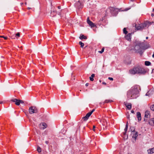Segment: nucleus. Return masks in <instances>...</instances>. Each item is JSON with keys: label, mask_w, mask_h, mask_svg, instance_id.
I'll return each instance as SVG.
<instances>
[{"label": "nucleus", "mask_w": 154, "mask_h": 154, "mask_svg": "<svg viewBox=\"0 0 154 154\" xmlns=\"http://www.w3.org/2000/svg\"><path fill=\"white\" fill-rule=\"evenodd\" d=\"M88 83H87L85 84V86H88Z\"/></svg>", "instance_id": "58836bf2"}, {"label": "nucleus", "mask_w": 154, "mask_h": 154, "mask_svg": "<svg viewBox=\"0 0 154 154\" xmlns=\"http://www.w3.org/2000/svg\"><path fill=\"white\" fill-rule=\"evenodd\" d=\"M102 84H104V85H106V83L105 82H103Z\"/></svg>", "instance_id": "4c0bfd02"}, {"label": "nucleus", "mask_w": 154, "mask_h": 154, "mask_svg": "<svg viewBox=\"0 0 154 154\" xmlns=\"http://www.w3.org/2000/svg\"><path fill=\"white\" fill-rule=\"evenodd\" d=\"M1 38H4L6 40L7 39V38L6 37H5L4 36H1Z\"/></svg>", "instance_id": "2f4dec72"}, {"label": "nucleus", "mask_w": 154, "mask_h": 154, "mask_svg": "<svg viewBox=\"0 0 154 154\" xmlns=\"http://www.w3.org/2000/svg\"><path fill=\"white\" fill-rule=\"evenodd\" d=\"M148 153L149 154H152L154 153V147L148 149L147 150Z\"/></svg>", "instance_id": "f3484780"}, {"label": "nucleus", "mask_w": 154, "mask_h": 154, "mask_svg": "<svg viewBox=\"0 0 154 154\" xmlns=\"http://www.w3.org/2000/svg\"><path fill=\"white\" fill-rule=\"evenodd\" d=\"M123 33L126 34L128 33V31L126 30V29L125 28H124L123 29Z\"/></svg>", "instance_id": "bb28decb"}, {"label": "nucleus", "mask_w": 154, "mask_h": 154, "mask_svg": "<svg viewBox=\"0 0 154 154\" xmlns=\"http://www.w3.org/2000/svg\"><path fill=\"white\" fill-rule=\"evenodd\" d=\"M47 127V125L44 122H42L39 125L40 128L41 129H44L46 128Z\"/></svg>", "instance_id": "1a4fd4ad"}, {"label": "nucleus", "mask_w": 154, "mask_h": 154, "mask_svg": "<svg viewBox=\"0 0 154 154\" xmlns=\"http://www.w3.org/2000/svg\"><path fill=\"white\" fill-rule=\"evenodd\" d=\"M28 9H31V8H29V7H28Z\"/></svg>", "instance_id": "8fccbe9b"}, {"label": "nucleus", "mask_w": 154, "mask_h": 154, "mask_svg": "<svg viewBox=\"0 0 154 154\" xmlns=\"http://www.w3.org/2000/svg\"><path fill=\"white\" fill-rule=\"evenodd\" d=\"M149 123L150 125H153L154 124V118L151 119L149 122Z\"/></svg>", "instance_id": "6ab92c4d"}, {"label": "nucleus", "mask_w": 154, "mask_h": 154, "mask_svg": "<svg viewBox=\"0 0 154 154\" xmlns=\"http://www.w3.org/2000/svg\"><path fill=\"white\" fill-rule=\"evenodd\" d=\"M108 79L110 80H113V78L111 77H109Z\"/></svg>", "instance_id": "72a5a7b5"}, {"label": "nucleus", "mask_w": 154, "mask_h": 154, "mask_svg": "<svg viewBox=\"0 0 154 154\" xmlns=\"http://www.w3.org/2000/svg\"><path fill=\"white\" fill-rule=\"evenodd\" d=\"M87 23L91 27V28H93L95 26L94 23L91 21H89V22H88Z\"/></svg>", "instance_id": "a211bd4d"}, {"label": "nucleus", "mask_w": 154, "mask_h": 154, "mask_svg": "<svg viewBox=\"0 0 154 154\" xmlns=\"http://www.w3.org/2000/svg\"><path fill=\"white\" fill-rule=\"evenodd\" d=\"M148 92H147V93H146V96H148Z\"/></svg>", "instance_id": "49530a36"}, {"label": "nucleus", "mask_w": 154, "mask_h": 154, "mask_svg": "<svg viewBox=\"0 0 154 154\" xmlns=\"http://www.w3.org/2000/svg\"><path fill=\"white\" fill-rule=\"evenodd\" d=\"M128 122H127V125L126 126V127L124 129V131H125V132L124 133V134H125L127 131V130H128Z\"/></svg>", "instance_id": "4be33fe9"}, {"label": "nucleus", "mask_w": 154, "mask_h": 154, "mask_svg": "<svg viewBox=\"0 0 154 154\" xmlns=\"http://www.w3.org/2000/svg\"><path fill=\"white\" fill-rule=\"evenodd\" d=\"M153 23V22H149L148 21H146L143 23L140 24L138 25L135 24V27L137 30H142L146 27L148 28Z\"/></svg>", "instance_id": "7ed1b4c3"}, {"label": "nucleus", "mask_w": 154, "mask_h": 154, "mask_svg": "<svg viewBox=\"0 0 154 154\" xmlns=\"http://www.w3.org/2000/svg\"><path fill=\"white\" fill-rule=\"evenodd\" d=\"M91 21L89 19V17H88L87 18V22L88 23V22H89V21Z\"/></svg>", "instance_id": "473e14b6"}, {"label": "nucleus", "mask_w": 154, "mask_h": 154, "mask_svg": "<svg viewBox=\"0 0 154 154\" xmlns=\"http://www.w3.org/2000/svg\"><path fill=\"white\" fill-rule=\"evenodd\" d=\"M2 103V102H0V104H1V103Z\"/></svg>", "instance_id": "864d4df0"}, {"label": "nucleus", "mask_w": 154, "mask_h": 154, "mask_svg": "<svg viewBox=\"0 0 154 154\" xmlns=\"http://www.w3.org/2000/svg\"><path fill=\"white\" fill-rule=\"evenodd\" d=\"M79 44L81 45V47L83 48L84 46V44L82 42H79Z\"/></svg>", "instance_id": "a878e982"}, {"label": "nucleus", "mask_w": 154, "mask_h": 154, "mask_svg": "<svg viewBox=\"0 0 154 154\" xmlns=\"http://www.w3.org/2000/svg\"><path fill=\"white\" fill-rule=\"evenodd\" d=\"M140 89L139 86L136 85L132 87L127 92L128 98L130 99L136 98L138 96V94Z\"/></svg>", "instance_id": "f257e3e1"}, {"label": "nucleus", "mask_w": 154, "mask_h": 154, "mask_svg": "<svg viewBox=\"0 0 154 154\" xmlns=\"http://www.w3.org/2000/svg\"><path fill=\"white\" fill-rule=\"evenodd\" d=\"M144 121H145V119H144Z\"/></svg>", "instance_id": "4d7b16f0"}, {"label": "nucleus", "mask_w": 154, "mask_h": 154, "mask_svg": "<svg viewBox=\"0 0 154 154\" xmlns=\"http://www.w3.org/2000/svg\"><path fill=\"white\" fill-rule=\"evenodd\" d=\"M45 143L46 144H48V141H45Z\"/></svg>", "instance_id": "c9c22d12"}, {"label": "nucleus", "mask_w": 154, "mask_h": 154, "mask_svg": "<svg viewBox=\"0 0 154 154\" xmlns=\"http://www.w3.org/2000/svg\"><path fill=\"white\" fill-rule=\"evenodd\" d=\"M75 6L78 9H80L83 7L82 5L79 1L76 3Z\"/></svg>", "instance_id": "9d476101"}, {"label": "nucleus", "mask_w": 154, "mask_h": 154, "mask_svg": "<svg viewBox=\"0 0 154 154\" xmlns=\"http://www.w3.org/2000/svg\"><path fill=\"white\" fill-rule=\"evenodd\" d=\"M20 36V33L19 32H17L16 35L15 36V37H16L17 38V37Z\"/></svg>", "instance_id": "7c9ffc66"}, {"label": "nucleus", "mask_w": 154, "mask_h": 154, "mask_svg": "<svg viewBox=\"0 0 154 154\" xmlns=\"http://www.w3.org/2000/svg\"><path fill=\"white\" fill-rule=\"evenodd\" d=\"M124 104L129 110H130L131 109V103H127L126 102H124Z\"/></svg>", "instance_id": "ddd939ff"}, {"label": "nucleus", "mask_w": 154, "mask_h": 154, "mask_svg": "<svg viewBox=\"0 0 154 154\" xmlns=\"http://www.w3.org/2000/svg\"><path fill=\"white\" fill-rule=\"evenodd\" d=\"M150 116V115L149 111L148 110L146 111L145 113V117L146 118H148Z\"/></svg>", "instance_id": "2eb2a0df"}, {"label": "nucleus", "mask_w": 154, "mask_h": 154, "mask_svg": "<svg viewBox=\"0 0 154 154\" xmlns=\"http://www.w3.org/2000/svg\"><path fill=\"white\" fill-rule=\"evenodd\" d=\"M57 14L56 11L54 10V9L53 8L51 10V16L53 17L55 16Z\"/></svg>", "instance_id": "f8f14e48"}, {"label": "nucleus", "mask_w": 154, "mask_h": 154, "mask_svg": "<svg viewBox=\"0 0 154 154\" xmlns=\"http://www.w3.org/2000/svg\"><path fill=\"white\" fill-rule=\"evenodd\" d=\"M130 130L131 132V133L133 131H135V129L134 127H131L130 128Z\"/></svg>", "instance_id": "b1692460"}, {"label": "nucleus", "mask_w": 154, "mask_h": 154, "mask_svg": "<svg viewBox=\"0 0 154 154\" xmlns=\"http://www.w3.org/2000/svg\"><path fill=\"white\" fill-rule=\"evenodd\" d=\"M37 150L38 151V152H40L42 151V149H41V148L38 146V148H37Z\"/></svg>", "instance_id": "cd10ccee"}, {"label": "nucleus", "mask_w": 154, "mask_h": 154, "mask_svg": "<svg viewBox=\"0 0 154 154\" xmlns=\"http://www.w3.org/2000/svg\"><path fill=\"white\" fill-rule=\"evenodd\" d=\"M137 116L138 121H140L141 119V117L140 112H137Z\"/></svg>", "instance_id": "dca6fc26"}, {"label": "nucleus", "mask_w": 154, "mask_h": 154, "mask_svg": "<svg viewBox=\"0 0 154 154\" xmlns=\"http://www.w3.org/2000/svg\"><path fill=\"white\" fill-rule=\"evenodd\" d=\"M151 15L152 17H153L154 16V14H152Z\"/></svg>", "instance_id": "ea45409f"}, {"label": "nucleus", "mask_w": 154, "mask_h": 154, "mask_svg": "<svg viewBox=\"0 0 154 154\" xmlns=\"http://www.w3.org/2000/svg\"><path fill=\"white\" fill-rule=\"evenodd\" d=\"M125 39L127 40H128L130 41H131V34L130 33L128 34L127 35H126L125 36Z\"/></svg>", "instance_id": "4468645a"}, {"label": "nucleus", "mask_w": 154, "mask_h": 154, "mask_svg": "<svg viewBox=\"0 0 154 154\" xmlns=\"http://www.w3.org/2000/svg\"><path fill=\"white\" fill-rule=\"evenodd\" d=\"M150 109L154 111V104L150 106Z\"/></svg>", "instance_id": "c756f323"}, {"label": "nucleus", "mask_w": 154, "mask_h": 154, "mask_svg": "<svg viewBox=\"0 0 154 154\" xmlns=\"http://www.w3.org/2000/svg\"><path fill=\"white\" fill-rule=\"evenodd\" d=\"M152 57H154V53H153V55H152Z\"/></svg>", "instance_id": "a18cd8bd"}, {"label": "nucleus", "mask_w": 154, "mask_h": 154, "mask_svg": "<svg viewBox=\"0 0 154 154\" xmlns=\"http://www.w3.org/2000/svg\"><path fill=\"white\" fill-rule=\"evenodd\" d=\"M145 64L146 66H148L151 64V63L148 61H146L145 62Z\"/></svg>", "instance_id": "5701e85b"}, {"label": "nucleus", "mask_w": 154, "mask_h": 154, "mask_svg": "<svg viewBox=\"0 0 154 154\" xmlns=\"http://www.w3.org/2000/svg\"><path fill=\"white\" fill-rule=\"evenodd\" d=\"M131 1H133L134 0H131Z\"/></svg>", "instance_id": "6e6d98bb"}, {"label": "nucleus", "mask_w": 154, "mask_h": 154, "mask_svg": "<svg viewBox=\"0 0 154 154\" xmlns=\"http://www.w3.org/2000/svg\"><path fill=\"white\" fill-rule=\"evenodd\" d=\"M134 50L136 53H139L141 54L143 52V44L140 42H137L134 48Z\"/></svg>", "instance_id": "20e7f679"}, {"label": "nucleus", "mask_w": 154, "mask_h": 154, "mask_svg": "<svg viewBox=\"0 0 154 154\" xmlns=\"http://www.w3.org/2000/svg\"><path fill=\"white\" fill-rule=\"evenodd\" d=\"M1 37V36L0 35V37Z\"/></svg>", "instance_id": "13d9d810"}, {"label": "nucleus", "mask_w": 154, "mask_h": 154, "mask_svg": "<svg viewBox=\"0 0 154 154\" xmlns=\"http://www.w3.org/2000/svg\"><path fill=\"white\" fill-rule=\"evenodd\" d=\"M104 50V48L103 47L102 48L101 50V51H98V52H99L100 54H102Z\"/></svg>", "instance_id": "c85d7f7f"}, {"label": "nucleus", "mask_w": 154, "mask_h": 154, "mask_svg": "<svg viewBox=\"0 0 154 154\" xmlns=\"http://www.w3.org/2000/svg\"><path fill=\"white\" fill-rule=\"evenodd\" d=\"M129 73L132 75L136 74L144 75L146 73V71L143 67L140 65H137L130 69L129 70Z\"/></svg>", "instance_id": "f03ea898"}, {"label": "nucleus", "mask_w": 154, "mask_h": 154, "mask_svg": "<svg viewBox=\"0 0 154 154\" xmlns=\"http://www.w3.org/2000/svg\"><path fill=\"white\" fill-rule=\"evenodd\" d=\"M152 11L154 12V8L153 9H152Z\"/></svg>", "instance_id": "603ef678"}, {"label": "nucleus", "mask_w": 154, "mask_h": 154, "mask_svg": "<svg viewBox=\"0 0 154 154\" xmlns=\"http://www.w3.org/2000/svg\"><path fill=\"white\" fill-rule=\"evenodd\" d=\"M103 18H102V19L101 20H100V21H103Z\"/></svg>", "instance_id": "09e8293b"}, {"label": "nucleus", "mask_w": 154, "mask_h": 154, "mask_svg": "<svg viewBox=\"0 0 154 154\" xmlns=\"http://www.w3.org/2000/svg\"><path fill=\"white\" fill-rule=\"evenodd\" d=\"M58 7V9H60V6H58V7Z\"/></svg>", "instance_id": "37998d69"}, {"label": "nucleus", "mask_w": 154, "mask_h": 154, "mask_svg": "<svg viewBox=\"0 0 154 154\" xmlns=\"http://www.w3.org/2000/svg\"><path fill=\"white\" fill-rule=\"evenodd\" d=\"M38 43L39 45L41 44V41L40 40L38 41Z\"/></svg>", "instance_id": "79ce46f5"}, {"label": "nucleus", "mask_w": 154, "mask_h": 154, "mask_svg": "<svg viewBox=\"0 0 154 154\" xmlns=\"http://www.w3.org/2000/svg\"><path fill=\"white\" fill-rule=\"evenodd\" d=\"M131 135L132 136L133 138H134L135 140L138 136V133L137 131H133L131 134Z\"/></svg>", "instance_id": "9b49d317"}, {"label": "nucleus", "mask_w": 154, "mask_h": 154, "mask_svg": "<svg viewBox=\"0 0 154 154\" xmlns=\"http://www.w3.org/2000/svg\"><path fill=\"white\" fill-rule=\"evenodd\" d=\"M110 12L113 15H116L118 14V9L113 7L109 8Z\"/></svg>", "instance_id": "423d86ee"}, {"label": "nucleus", "mask_w": 154, "mask_h": 154, "mask_svg": "<svg viewBox=\"0 0 154 154\" xmlns=\"http://www.w3.org/2000/svg\"><path fill=\"white\" fill-rule=\"evenodd\" d=\"M11 37L12 39H14V37L13 36H11Z\"/></svg>", "instance_id": "c03bdc74"}, {"label": "nucleus", "mask_w": 154, "mask_h": 154, "mask_svg": "<svg viewBox=\"0 0 154 154\" xmlns=\"http://www.w3.org/2000/svg\"><path fill=\"white\" fill-rule=\"evenodd\" d=\"M95 128H96V127H95V126L94 125L93 126V130L94 131H95Z\"/></svg>", "instance_id": "f704fd0d"}, {"label": "nucleus", "mask_w": 154, "mask_h": 154, "mask_svg": "<svg viewBox=\"0 0 154 154\" xmlns=\"http://www.w3.org/2000/svg\"><path fill=\"white\" fill-rule=\"evenodd\" d=\"M128 154H131V153H128Z\"/></svg>", "instance_id": "5fc2aeb1"}, {"label": "nucleus", "mask_w": 154, "mask_h": 154, "mask_svg": "<svg viewBox=\"0 0 154 154\" xmlns=\"http://www.w3.org/2000/svg\"><path fill=\"white\" fill-rule=\"evenodd\" d=\"M29 113L32 114L35 113H37L38 111L35 107L32 106L29 108Z\"/></svg>", "instance_id": "39448f33"}, {"label": "nucleus", "mask_w": 154, "mask_h": 154, "mask_svg": "<svg viewBox=\"0 0 154 154\" xmlns=\"http://www.w3.org/2000/svg\"><path fill=\"white\" fill-rule=\"evenodd\" d=\"M131 112L132 113H134V111L133 110H132L131 111Z\"/></svg>", "instance_id": "e433bc0d"}, {"label": "nucleus", "mask_w": 154, "mask_h": 154, "mask_svg": "<svg viewBox=\"0 0 154 154\" xmlns=\"http://www.w3.org/2000/svg\"><path fill=\"white\" fill-rule=\"evenodd\" d=\"M95 111V109H94L92 110L90 112H88L87 114L84 117H83L82 119H84V121H87L90 116L91 115V114L92 113Z\"/></svg>", "instance_id": "6e6552de"}, {"label": "nucleus", "mask_w": 154, "mask_h": 154, "mask_svg": "<svg viewBox=\"0 0 154 154\" xmlns=\"http://www.w3.org/2000/svg\"><path fill=\"white\" fill-rule=\"evenodd\" d=\"M113 102V101L112 100H106L104 102V103H111L112 102Z\"/></svg>", "instance_id": "393cba45"}, {"label": "nucleus", "mask_w": 154, "mask_h": 154, "mask_svg": "<svg viewBox=\"0 0 154 154\" xmlns=\"http://www.w3.org/2000/svg\"><path fill=\"white\" fill-rule=\"evenodd\" d=\"M129 9H128V8H127L125 9V11H128V10Z\"/></svg>", "instance_id": "a19ab883"}, {"label": "nucleus", "mask_w": 154, "mask_h": 154, "mask_svg": "<svg viewBox=\"0 0 154 154\" xmlns=\"http://www.w3.org/2000/svg\"><path fill=\"white\" fill-rule=\"evenodd\" d=\"M148 37H146V39H148Z\"/></svg>", "instance_id": "3c124183"}, {"label": "nucleus", "mask_w": 154, "mask_h": 154, "mask_svg": "<svg viewBox=\"0 0 154 154\" xmlns=\"http://www.w3.org/2000/svg\"><path fill=\"white\" fill-rule=\"evenodd\" d=\"M11 101L15 103V104L19 106L20 105V103H23L24 102L22 100H18L17 99H14L11 100Z\"/></svg>", "instance_id": "0eeeda50"}, {"label": "nucleus", "mask_w": 154, "mask_h": 154, "mask_svg": "<svg viewBox=\"0 0 154 154\" xmlns=\"http://www.w3.org/2000/svg\"><path fill=\"white\" fill-rule=\"evenodd\" d=\"M127 118L129 119V115L128 116H127Z\"/></svg>", "instance_id": "de8ad7c7"}, {"label": "nucleus", "mask_w": 154, "mask_h": 154, "mask_svg": "<svg viewBox=\"0 0 154 154\" xmlns=\"http://www.w3.org/2000/svg\"><path fill=\"white\" fill-rule=\"evenodd\" d=\"M95 75L94 74H93L91 75V77H89L90 80L92 81H94V79H93V78L94 77Z\"/></svg>", "instance_id": "aec40b11"}, {"label": "nucleus", "mask_w": 154, "mask_h": 154, "mask_svg": "<svg viewBox=\"0 0 154 154\" xmlns=\"http://www.w3.org/2000/svg\"><path fill=\"white\" fill-rule=\"evenodd\" d=\"M79 38L81 39H82L83 38L84 39H86L87 38V37L86 36H85L84 35H81L80 36Z\"/></svg>", "instance_id": "412c9836"}]
</instances>
